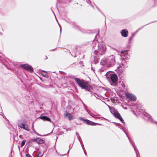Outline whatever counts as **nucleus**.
Wrapping results in <instances>:
<instances>
[{
    "label": "nucleus",
    "instance_id": "f257e3e1",
    "mask_svg": "<svg viewBox=\"0 0 157 157\" xmlns=\"http://www.w3.org/2000/svg\"><path fill=\"white\" fill-rule=\"evenodd\" d=\"M74 79L77 86L82 89L88 91L90 90L91 86L88 84V82L87 81L78 78H75Z\"/></svg>",
    "mask_w": 157,
    "mask_h": 157
},
{
    "label": "nucleus",
    "instance_id": "f03ea898",
    "mask_svg": "<svg viewBox=\"0 0 157 157\" xmlns=\"http://www.w3.org/2000/svg\"><path fill=\"white\" fill-rule=\"evenodd\" d=\"M115 59L113 56H111L108 58L103 59L101 62L103 65H106L107 67H112L115 64Z\"/></svg>",
    "mask_w": 157,
    "mask_h": 157
},
{
    "label": "nucleus",
    "instance_id": "7ed1b4c3",
    "mask_svg": "<svg viewBox=\"0 0 157 157\" xmlns=\"http://www.w3.org/2000/svg\"><path fill=\"white\" fill-rule=\"evenodd\" d=\"M98 49L95 50L94 54L95 55H102L104 54L106 50V47L102 43L98 42Z\"/></svg>",
    "mask_w": 157,
    "mask_h": 157
},
{
    "label": "nucleus",
    "instance_id": "20e7f679",
    "mask_svg": "<svg viewBox=\"0 0 157 157\" xmlns=\"http://www.w3.org/2000/svg\"><path fill=\"white\" fill-rule=\"evenodd\" d=\"M110 79L111 80L110 82L111 85L116 86L117 85V77L115 74L112 75L110 77Z\"/></svg>",
    "mask_w": 157,
    "mask_h": 157
},
{
    "label": "nucleus",
    "instance_id": "39448f33",
    "mask_svg": "<svg viewBox=\"0 0 157 157\" xmlns=\"http://www.w3.org/2000/svg\"><path fill=\"white\" fill-rule=\"evenodd\" d=\"M125 95L130 100L133 101H136V98L132 94L127 93Z\"/></svg>",
    "mask_w": 157,
    "mask_h": 157
},
{
    "label": "nucleus",
    "instance_id": "423d86ee",
    "mask_svg": "<svg viewBox=\"0 0 157 157\" xmlns=\"http://www.w3.org/2000/svg\"><path fill=\"white\" fill-rule=\"evenodd\" d=\"M110 110L111 113L116 117L119 114L117 110H116L114 108H111L109 106Z\"/></svg>",
    "mask_w": 157,
    "mask_h": 157
},
{
    "label": "nucleus",
    "instance_id": "0eeeda50",
    "mask_svg": "<svg viewBox=\"0 0 157 157\" xmlns=\"http://www.w3.org/2000/svg\"><path fill=\"white\" fill-rule=\"evenodd\" d=\"M124 132L126 134V135L128 137V139L130 143L132 144L133 147L134 148V150H135V151L136 152V154L137 157H139V153L138 150V149L136 148V146L134 144V143L133 142H131V140L129 139V137L128 136V135L125 132Z\"/></svg>",
    "mask_w": 157,
    "mask_h": 157
},
{
    "label": "nucleus",
    "instance_id": "6e6552de",
    "mask_svg": "<svg viewBox=\"0 0 157 157\" xmlns=\"http://www.w3.org/2000/svg\"><path fill=\"white\" fill-rule=\"evenodd\" d=\"M22 67L25 69L31 72H33V68L30 66H29L27 64L23 65L22 66Z\"/></svg>",
    "mask_w": 157,
    "mask_h": 157
},
{
    "label": "nucleus",
    "instance_id": "1a4fd4ad",
    "mask_svg": "<svg viewBox=\"0 0 157 157\" xmlns=\"http://www.w3.org/2000/svg\"><path fill=\"white\" fill-rule=\"evenodd\" d=\"M64 117L66 118H67V117H68V119L69 120H72L73 119V116L71 114L67 112H66L65 114Z\"/></svg>",
    "mask_w": 157,
    "mask_h": 157
},
{
    "label": "nucleus",
    "instance_id": "9d476101",
    "mask_svg": "<svg viewBox=\"0 0 157 157\" xmlns=\"http://www.w3.org/2000/svg\"><path fill=\"white\" fill-rule=\"evenodd\" d=\"M143 114L144 116L148 117V119H147L148 121H150L153 123H154L153 120L151 117V116H150L146 112H144L143 113Z\"/></svg>",
    "mask_w": 157,
    "mask_h": 157
},
{
    "label": "nucleus",
    "instance_id": "9b49d317",
    "mask_svg": "<svg viewBox=\"0 0 157 157\" xmlns=\"http://www.w3.org/2000/svg\"><path fill=\"white\" fill-rule=\"evenodd\" d=\"M128 31L125 29H123L121 32V35L124 37H126L128 36Z\"/></svg>",
    "mask_w": 157,
    "mask_h": 157
},
{
    "label": "nucleus",
    "instance_id": "f8f14e48",
    "mask_svg": "<svg viewBox=\"0 0 157 157\" xmlns=\"http://www.w3.org/2000/svg\"><path fill=\"white\" fill-rule=\"evenodd\" d=\"M34 140L39 144H42L44 143V141L40 138L34 139Z\"/></svg>",
    "mask_w": 157,
    "mask_h": 157
},
{
    "label": "nucleus",
    "instance_id": "ddd939ff",
    "mask_svg": "<svg viewBox=\"0 0 157 157\" xmlns=\"http://www.w3.org/2000/svg\"><path fill=\"white\" fill-rule=\"evenodd\" d=\"M40 119L43 120L44 121H49L51 122V121L50 118L45 116H43L40 117Z\"/></svg>",
    "mask_w": 157,
    "mask_h": 157
},
{
    "label": "nucleus",
    "instance_id": "4468645a",
    "mask_svg": "<svg viewBox=\"0 0 157 157\" xmlns=\"http://www.w3.org/2000/svg\"><path fill=\"white\" fill-rule=\"evenodd\" d=\"M85 122L88 124L92 125H95V123H94V122L87 119L86 120H85Z\"/></svg>",
    "mask_w": 157,
    "mask_h": 157
},
{
    "label": "nucleus",
    "instance_id": "2eb2a0df",
    "mask_svg": "<svg viewBox=\"0 0 157 157\" xmlns=\"http://www.w3.org/2000/svg\"><path fill=\"white\" fill-rule=\"evenodd\" d=\"M124 66L123 64H122L121 65H120L119 66L117 67V69L118 70L120 71V73H121L123 70V69L122 68V67Z\"/></svg>",
    "mask_w": 157,
    "mask_h": 157
},
{
    "label": "nucleus",
    "instance_id": "dca6fc26",
    "mask_svg": "<svg viewBox=\"0 0 157 157\" xmlns=\"http://www.w3.org/2000/svg\"><path fill=\"white\" fill-rule=\"evenodd\" d=\"M116 118L119 119L121 121V122L124 125L125 122L120 114L118 115Z\"/></svg>",
    "mask_w": 157,
    "mask_h": 157
},
{
    "label": "nucleus",
    "instance_id": "f3484780",
    "mask_svg": "<svg viewBox=\"0 0 157 157\" xmlns=\"http://www.w3.org/2000/svg\"><path fill=\"white\" fill-rule=\"evenodd\" d=\"M41 74L44 77H47L48 76L47 73L44 71H41Z\"/></svg>",
    "mask_w": 157,
    "mask_h": 157
},
{
    "label": "nucleus",
    "instance_id": "a211bd4d",
    "mask_svg": "<svg viewBox=\"0 0 157 157\" xmlns=\"http://www.w3.org/2000/svg\"><path fill=\"white\" fill-rule=\"evenodd\" d=\"M23 128L25 130H27V131H30V129L29 128L28 126V125L27 124L25 125V124L23 126V128Z\"/></svg>",
    "mask_w": 157,
    "mask_h": 157
},
{
    "label": "nucleus",
    "instance_id": "6ab92c4d",
    "mask_svg": "<svg viewBox=\"0 0 157 157\" xmlns=\"http://www.w3.org/2000/svg\"><path fill=\"white\" fill-rule=\"evenodd\" d=\"M94 62L95 64H96L98 63V59L95 57H94Z\"/></svg>",
    "mask_w": 157,
    "mask_h": 157
},
{
    "label": "nucleus",
    "instance_id": "aec40b11",
    "mask_svg": "<svg viewBox=\"0 0 157 157\" xmlns=\"http://www.w3.org/2000/svg\"><path fill=\"white\" fill-rule=\"evenodd\" d=\"M97 43V42L96 41H94L92 47L94 49H95V48L96 46Z\"/></svg>",
    "mask_w": 157,
    "mask_h": 157
},
{
    "label": "nucleus",
    "instance_id": "412c9836",
    "mask_svg": "<svg viewBox=\"0 0 157 157\" xmlns=\"http://www.w3.org/2000/svg\"><path fill=\"white\" fill-rule=\"evenodd\" d=\"M25 142H26L25 140H24L23 141H22L21 142V147H22L23 146L25 145Z\"/></svg>",
    "mask_w": 157,
    "mask_h": 157
},
{
    "label": "nucleus",
    "instance_id": "4be33fe9",
    "mask_svg": "<svg viewBox=\"0 0 157 157\" xmlns=\"http://www.w3.org/2000/svg\"><path fill=\"white\" fill-rule=\"evenodd\" d=\"M25 124L24 123H20L19 124H18V125L20 127V128H23V126H24V125Z\"/></svg>",
    "mask_w": 157,
    "mask_h": 157
},
{
    "label": "nucleus",
    "instance_id": "5701e85b",
    "mask_svg": "<svg viewBox=\"0 0 157 157\" xmlns=\"http://www.w3.org/2000/svg\"><path fill=\"white\" fill-rule=\"evenodd\" d=\"M136 32H135L134 33H133L132 35V36L130 37V38H129V42H130V41H131V40H132V37L134 36V35H135V34L136 33Z\"/></svg>",
    "mask_w": 157,
    "mask_h": 157
},
{
    "label": "nucleus",
    "instance_id": "b1692460",
    "mask_svg": "<svg viewBox=\"0 0 157 157\" xmlns=\"http://www.w3.org/2000/svg\"><path fill=\"white\" fill-rule=\"evenodd\" d=\"M121 85L122 86V87H123L124 89L125 90L126 89V88H125V84L124 83H122L121 84Z\"/></svg>",
    "mask_w": 157,
    "mask_h": 157
},
{
    "label": "nucleus",
    "instance_id": "393cba45",
    "mask_svg": "<svg viewBox=\"0 0 157 157\" xmlns=\"http://www.w3.org/2000/svg\"><path fill=\"white\" fill-rule=\"evenodd\" d=\"M78 119L80 120L83 121L84 122H85V120H86L82 117H79Z\"/></svg>",
    "mask_w": 157,
    "mask_h": 157
},
{
    "label": "nucleus",
    "instance_id": "a878e982",
    "mask_svg": "<svg viewBox=\"0 0 157 157\" xmlns=\"http://www.w3.org/2000/svg\"><path fill=\"white\" fill-rule=\"evenodd\" d=\"M121 53L122 54H124V56H125V55L127 54V52L125 51H122L121 52Z\"/></svg>",
    "mask_w": 157,
    "mask_h": 157
},
{
    "label": "nucleus",
    "instance_id": "bb28decb",
    "mask_svg": "<svg viewBox=\"0 0 157 157\" xmlns=\"http://www.w3.org/2000/svg\"><path fill=\"white\" fill-rule=\"evenodd\" d=\"M81 146H82V147L83 149V150L84 151V150H85V148L84 147V145H83L82 143H81Z\"/></svg>",
    "mask_w": 157,
    "mask_h": 157
},
{
    "label": "nucleus",
    "instance_id": "cd10ccee",
    "mask_svg": "<svg viewBox=\"0 0 157 157\" xmlns=\"http://www.w3.org/2000/svg\"><path fill=\"white\" fill-rule=\"evenodd\" d=\"M78 139L79 140V141H80V143H81V141H80V139H81V138H80V136H78Z\"/></svg>",
    "mask_w": 157,
    "mask_h": 157
},
{
    "label": "nucleus",
    "instance_id": "c85d7f7f",
    "mask_svg": "<svg viewBox=\"0 0 157 157\" xmlns=\"http://www.w3.org/2000/svg\"><path fill=\"white\" fill-rule=\"evenodd\" d=\"M26 155L27 157H29L30 156L29 154L28 153L26 154Z\"/></svg>",
    "mask_w": 157,
    "mask_h": 157
},
{
    "label": "nucleus",
    "instance_id": "c756f323",
    "mask_svg": "<svg viewBox=\"0 0 157 157\" xmlns=\"http://www.w3.org/2000/svg\"><path fill=\"white\" fill-rule=\"evenodd\" d=\"M120 125L121 124L119 123H116V125L118 126L119 127L120 126Z\"/></svg>",
    "mask_w": 157,
    "mask_h": 157
},
{
    "label": "nucleus",
    "instance_id": "7c9ffc66",
    "mask_svg": "<svg viewBox=\"0 0 157 157\" xmlns=\"http://www.w3.org/2000/svg\"><path fill=\"white\" fill-rule=\"evenodd\" d=\"M87 2L88 3L91 2L90 1V0H88V1H87Z\"/></svg>",
    "mask_w": 157,
    "mask_h": 157
},
{
    "label": "nucleus",
    "instance_id": "2f4dec72",
    "mask_svg": "<svg viewBox=\"0 0 157 157\" xmlns=\"http://www.w3.org/2000/svg\"><path fill=\"white\" fill-rule=\"evenodd\" d=\"M94 118L96 119H100L101 118L100 117H94Z\"/></svg>",
    "mask_w": 157,
    "mask_h": 157
},
{
    "label": "nucleus",
    "instance_id": "473e14b6",
    "mask_svg": "<svg viewBox=\"0 0 157 157\" xmlns=\"http://www.w3.org/2000/svg\"><path fill=\"white\" fill-rule=\"evenodd\" d=\"M84 154H85V155H86L87 154H86V152L85 151V150H84Z\"/></svg>",
    "mask_w": 157,
    "mask_h": 157
},
{
    "label": "nucleus",
    "instance_id": "72a5a7b5",
    "mask_svg": "<svg viewBox=\"0 0 157 157\" xmlns=\"http://www.w3.org/2000/svg\"><path fill=\"white\" fill-rule=\"evenodd\" d=\"M76 135H77V136H78V134L77 132H76Z\"/></svg>",
    "mask_w": 157,
    "mask_h": 157
},
{
    "label": "nucleus",
    "instance_id": "f704fd0d",
    "mask_svg": "<svg viewBox=\"0 0 157 157\" xmlns=\"http://www.w3.org/2000/svg\"><path fill=\"white\" fill-rule=\"evenodd\" d=\"M102 118V119H101V120H103V119H104V120H105V119H106L105 118H103V117H102V118Z\"/></svg>",
    "mask_w": 157,
    "mask_h": 157
},
{
    "label": "nucleus",
    "instance_id": "c9c22d12",
    "mask_svg": "<svg viewBox=\"0 0 157 157\" xmlns=\"http://www.w3.org/2000/svg\"><path fill=\"white\" fill-rule=\"evenodd\" d=\"M66 155V154H64L63 155H60V156H63V155Z\"/></svg>",
    "mask_w": 157,
    "mask_h": 157
},
{
    "label": "nucleus",
    "instance_id": "e433bc0d",
    "mask_svg": "<svg viewBox=\"0 0 157 157\" xmlns=\"http://www.w3.org/2000/svg\"><path fill=\"white\" fill-rule=\"evenodd\" d=\"M19 137L20 138H21L22 137V136H21V135H20L19 136Z\"/></svg>",
    "mask_w": 157,
    "mask_h": 157
},
{
    "label": "nucleus",
    "instance_id": "4c0bfd02",
    "mask_svg": "<svg viewBox=\"0 0 157 157\" xmlns=\"http://www.w3.org/2000/svg\"><path fill=\"white\" fill-rule=\"evenodd\" d=\"M71 0H68V2H70Z\"/></svg>",
    "mask_w": 157,
    "mask_h": 157
},
{
    "label": "nucleus",
    "instance_id": "58836bf2",
    "mask_svg": "<svg viewBox=\"0 0 157 157\" xmlns=\"http://www.w3.org/2000/svg\"><path fill=\"white\" fill-rule=\"evenodd\" d=\"M55 50V49H53V50H51L52 51H53V50Z\"/></svg>",
    "mask_w": 157,
    "mask_h": 157
},
{
    "label": "nucleus",
    "instance_id": "ea45409f",
    "mask_svg": "<svg viewBox=\"0 0 157 157\" xmlns=\"http://www.w3.org/2000/svg\"><path fill=\"white\" fill-rule=\"evenodd\" d=\"M123 59L124 60H125V59H124V58H123Z\"/></svg>",
    "mask_w": 157,
    "mask_h": 157
},
{
    "label": "nucleus",
    "instance_id": "a19ab883",
    "mask_svg": "<svg viewBox=\"0 0 157 157\" xmlns=\"http://www.w3.org/2000/svg\"><path fill=\"white\" fill-rule=\"evenodd\" d=\"M100 71H102V69H100Z\"/></svg>",
    "mask_w": 157,
    "mask_h": 157
},
{
    "label": "nucleus",
    "instance_id": "79ce46f5",
    "mask_svg": "<svg viewBox=\"0 0 157 157\" xmlns=\"http://www.w3.org/2000/svg\"><path fill=\"white\" fill-rule=\"evenodd\" d=\"M69 150L68 151V152H67V154H68V152H69Z\"/></svg>",
    "mask_w": 157,
    "mask_h": 157
},
{
    "label": "nucleus",
    "instance_id": "37998d69",
    "mask_svg": "<svg viewBox=\"0 0 157 157\" xmlns=\"http://www.w3.org/2000/svg\"><path fill=\"white\" fill-rule=\"evenodd\" d=\"M45 58H46L47 59V56H46V57H45Z\"/></svg>",
    "mask_w": 157,
    "mask_h": 157
},
{
    "label": "nucleus",
    "instance_id": "c03bdc74",
    "mask_svg": "<svg viewBox=\"0 0 157 157\" xmlns=\"http://www.w3.org/2000/svg\"><path fill=\"white\" fill-rule=\"evenodd\" d=\"M45 58H46L47 59V56H46V57H45Z\"/></svg>",
    "mask_w": 157,
    "mask_h": 157
},
{
    "label": "nucleus",
    "instance_id": "a18cd8bd",
    "mask_svg": "<svg viewBox=\"0 0 157 157\" xmlns=\"http://www.w3.org/2000/svg\"><path fill=\"white\" fill-rule=\"evenodd\" d=\"M76 57V56H75L74 57Z\"/></svg>",
    "mask_w": 157,
    "mask_h": 157
},
{
    "label": "nucleus",
    "instance_id": "49530a36",
    "mask_svg": "<svg viewBox=\"0 0 157 157\" xmlns=\"http://www.w3.org/2000/svg\"><path fill=\"white\" fill-rule=\"evenodd\" d=\"M112 99H111V101H113V100H112Z\"/></svg>",
    "mask_w": 157,
    "mask_h": 157
},
{
    "label": "nucleus",
    "instance_id": "de8ad7c7",
    "mask_svg": "<svg viewBox=\"0 0 157 157\" xmlns=\"http://www.w3.org/2000/svg\"><path fill=\"white\" fill-rule=\"evenodd\" d=\"M155 123H156V121H155Z\"/></svg>",
    "mask_w": 157,
    "mask_h": 157
},
{
    "label": "nucleus",
    "instance_id": "09e8293b",
    "mask_svg": "<svg viewBox=\"0 0 157 157\" xmlns=\"http://www.w3.org/2000/svg\"><path fill=\"white\" fill-rule=\"evenodd\" d=\"M29 157H31V156H29Z\"/></svg>",
    "mask_w": 157,
    "mask_h": 157
}]
</instances>
